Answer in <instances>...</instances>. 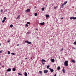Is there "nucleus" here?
<instances>
[{
  "label": "nucleus",
  "instance_id": "nucleus-42",
  "mask_svg": "<svg viewBox=\"0 0 76 76\" xmlns=\"http://www.w3.org/2000/svg\"><path fill=\"white\" fill-rule=\"evenodd\" d=\"M19 44H18L17 46H19Z\"/></svg>",
  "mask_w": 76,
  "mask_h": 76
},
{
  "label": "nucleus",
  "instance_id": "nucleus-17",
  "mask_svg": "<svg viewBox=\"0 0 76 76\" xmlns=\"http://www.w3.org/2000/svg\"><path fill=\"white\" fill-rule=\"evenodd\" d=\"M20 18V15H19L18 17L16 18L17 19H18V18Z\"/></svg>",
  "mask_w": 76,
  "mask_h": 76
},
{
  "label": "nucleus",
  "instance_id": "nucleus-21",
  "mask_svg": "<svg viewBox=\"0 0 76 76\" xmlns=\"http://www.w3.org/2000/svg\"><path fill=\"white\" fill-rule=\"evenodd\" d=\"M7 54H10V51H8Z\"/></svg>",
  "mask_w": 76,
  "mask_h": 76
},
{
  "label": "nucleus",
  "instance_id": "nucleus-29",
  "mask_svg": "<svg viewBox=\"0 0 76 76\" xmlns=\"http://www.w3.org/2000/svg\"><path fill=\"white\" fill-rule=\"evenodd\" d=\"M63 48H62L61 50H60V51H61H61H63Z\"/></svg>",
  "mask_w": 76,
  "mask_h": 76
},
{
  "label": "nucleus",
  "instance_id": "nucleus-44",
  "mask_svg": "<svg viewBox=\"0 0 76 76\" xmlns=\"http://www.w3.org/2000/svg\"><path fill=\"white\" fill-rule=\"evenodd\" d=\"M31 59H32V57L31 58Z\"/></svg>",
  "mask_w": 76,
  "mask_h": 76
},
{
  "label": "nucleus",
  "instance_id": "nucleus-25",
  "mask_svg": "<svg viewBox=\"0 0 76 76\" xmlns=\"http://www.w3.org/2000/svg\"><path fill=\"white\" fill-rule=\"evenodd\" d=\"M42 11H44V8H42Z\"/></svg>",
  "mask_w": 76,
  "mask_h": 76
},
{
  "label": "nucleus",
  "instance_id": "nucleus-27",
  "mask_svg": "<svg viewBox=\"0 0 76 76\" xmlns=\"http://www.w3.org/2000/svg\"><path fill=\"white\" fill-rule=\"evenodd\" d=\"M4 22H5V20H2V23H4Z\"/></svg>",
  "mask_w": 76,
  "mask_h": 76
},
{
  "label": "nucleus",
  "instance_id": "nucleus-22",
  "mask_svg": "<svg viewBox=\"0 0 76 76\" xmlns=\"http://www.w3.org/2000/svg\"><path fill=\"white\" fill-rule=\"evenodd\" d=\"M13 25H12V24H11L10 25V28H12V27H13Z\"/></svg>",
  "mask_w": 76,
  "mask_h": 76
},
{
  "label": "nucleus",
  "instance_id": "nucleus-24",
  "mask_svg": "<svg viewBox=\"0 0 76 76\" xmlns=\"http://www.w3.org/2000/svg\"><path fill=\"white\" fill-rule=\"evenodd\" d=\"M73 18H74V17H71L70 18V19L71 20V19H73Z\"/></svg>",
  "mask_w": 76,
  "mask_h": 76
},
{
  "label": "nucleus",
  "instance_id": "nucleus-38",
  "mask_svg": "<svg viewBox=\"0 0 76 76\" xmlns=\"http://www.w3.org/2000/svg\"><path fill=\"white\" fill-rule=\"evenodd\" d=\"M26 34H29V33L28 32H27Z\"/></svg>",
  "mask_w": 76,
  "mask_h": 76
},
{
  "label": "nucleus",
  "instance_id": "nucleus-48",
  "mask_svg": "<svg viewBox=\"0 0 76 76\" xmlns=\"http://www.w3.org/2000/svg\"><path fill=\"white\" fill-rule=\"evenodd\" d=\"M3 67H4V66H3Z\"/></svg>",
  "mask_w": 76,
  "mask_h": 76
},
{
  "label": "nucleus",
  "instance_id": "nucleus-34",
  "mask_svg": "<svg viewBox=\"0 0 76 76\" xmlns=\"http://www.w3.org/2000/svg\"><path fill=\"white\" fill-rule=\"evenodd\" d=\"M27 24H30V22H28L27 23Z\"/></svg>",
  "mask_w": 76,
  "mask_h": 76
},
{
  "label": "nucleus",
  "instance_id": "nucleus-10",
  "mask_svg": "<svg viewBox=\"0 0 76 76\" xmlns=\"http://www.w3.org/2000/svg\"><path fill=\"white\" fill-rule=\"evenodd\" d=\"M62 71L63 73H65V70H64V67L63 68Z\"/></svg>",
  "mask_w": 76,
  "mask_h": 76
},
{
  "label": "nucleus",
  "instance_id": "nucleus-23",
  "mask_svg": "<svg viewBox=\"0 0 76 76\" xmlns=\"http://www.w3.org/2000/svg\"><path fill=\"white\" fill-rule=\"evenodd\" d=\"M34 16H37V13H35L34 14Z\"/></svg>",
  "mask_w": 76,
  "mask_h": 76
},
{
  "label": "nucleus",
  "instance_id": "nucleus-1",
  "mask_svg": "<svg viewBox=\"0 0 76 76\" xmlns=\"http://www.w3.org/2000/svg\"><path fill=\"white\" fill-rule=\"evenodd\" d=\"M67 3V1H65L63 3V4L61 5V8H63V7H64L63 6H64L65 4H66Z\"/></svg>",
  "mask_w": 76,
  "mask_h": 76
},
{
  "label": "nucleus",
  "instance_id": "nucleus-6",
  "mask_svg": "<svg viewBox=\"0 0 76 76\" xmlns=\"http://www.w3.org/2000/svg\"><path fill=\"white\" fill-rule=\"evenodd\" d=\"M31 11V10L29 9H28L27 10H26V12H30Z\"/></svg>",
  "mask_w": 76,
  "mask_h": 76
},
{
  "label": "nucleus",
  "instance_id": "nucleus-20",
  "mask_svg": "<svg viewBox=\"0 0 76 76\" xmlns=\"http://www.w3.org/2000/svg\"><path fill=\"white\" fill-rule=\"evenodd\" d=\"M49 67H50V66L49 65H48L47 66V68L48 69H49Z\"/></svg>",
  "mask_w": 76,
  "mask_h": 76
},
{
  "label": "nucleus",
  "instance_id": "nucleus-30",
  "mask_svg": "<svg viewBox=\"0 0 76 76\" xmlns=\"http://www.w3.org/2000/svg\"><path fill=\"white\" fill-rule=\"evenodd\" d=\"M11 54H12V55H13L14 56L15 55V54L13 53H11Z\"/></svg>",
  "mask_w": 76,
  "mask_h": 76
},
{
  "label": "nucleus",
  "instance_id": "nucleus-26",
  "mask_svg": "<svg viewBox=\"0 0 76 76\" xmlns=\"http://www.w3.org/2000/svg\"><path fill=\"white\" fill-rule=\"evenodd\" d=\"M28 26H29L27 24H26V27H28Z\"/></svg>",
  "mask_w": 76,
  "mask_h": 76
},
{
  "label": "nucleus",
  "instance_id": "nucleus-14",
  "mask_svg": "<svg viewBox=\"0 0 76 76\" xmlns=\"http://www.w3.org/2000/svg\"><path fill=\"white\" fill-rule=\"evenodd\" d=\"M39 74H42V71H39Z\"/></svg>",
  "mask_w": 76,
  "mask_h": 76
},
{
  "label": "nucleus",
  "instance_id": "nucleus-11",
  "mask_svg": "<svg viewBox=\"0 0 76 76\" xmlns=\"http://www.w3.org/2000/svg\"><path fill=\"white\" fill-rule=\"evenodd\" d=\"M48 71L46 70H45L44 72V73H45V74L47 73H48Z\"/></svg>",
  "mask_w": 76,
  "mask_h": 76
},
{
  "label": "nucleus",
  "instance_id": "nucleus-7",
  "mask_svg": "<svg viewBox=\"0 0 76 76\" xmlns=\"http://www.w3.org/2000/svg\"><path fill=\"white\" fill-rule=\"evenodd\" d=\"M45 23H44V22H43L42 23H39V24L41 25H44Z\"/></svg>",
  "mask_w": 76,
  "mask_h": 76
},
{
  "label": "nucleus",
  "instance_id": "nucleus-47",
  "mask_svg": "<svg viewBox=\"0 0 76 76\" xmlns=\"http://www.w3.org/2000/svg\"><path fill=\"white\" fill-rule=\"evenodd\" d=\"M37 29H38V28H37Z\"/></svg>",
  "mask_w": 76,
  "mask_h": 76
},
{
  "label": "nucleus",
  "instance_id": "nucleus-33",
  "mask_svg": "<svg viewBox=\"0 0 76 76\" xmlns=\"http://www.w3.org/2000/svg\"><path fill=\"white\" fill-rule=\"evenodd\" d=\"M73 19H74V20H75V19H76V17H74V18H73Z\"/></svg>",
  "mask_w": 76,
  "mask_h": 76
},
{
  "label": "nucleus",
  "instance_id": "nucleus-5",
  "mask_svg": "<svg viewBox=\"0 0 76 76\" xmlns=\"http://www.w3.org/2000/svg\"><path fill=\"white\" fill-rule=\"evenodd\" d=\"M49 70H50V72L51 73H53L54 72V70H53V69L50 68H49Z\"/></svg>",
  "mask_w": 76,
  "mask_h": 76
},
{
  "label": "nucleus",
  "instance_id": "nucleus-16",
  "mask_svg": "<svg viewBox=\"0 0 76 76\" xmlns=\"http://www.w3.org/2000/svg\"><path fill=\"white\" fill-rule=\"evenodd\" d=\"M57 70H60V66H58L57 68Z\"/></svg>",
  "mask_w": 76,
  "mask_h": 76
},
{
  "label": "nucleus",
  "instance_id": "nucleus-4",
  "mask_svg": "<svg viewBox=\"0 0 76 76\" xmlns=\"http://www.w3.org/2000/svg\"><path fill=\"white\" fill-rule=\"evenodd\" d=\"M25 42H26V43H27V44H31V42H28L26 41H25Z\"/></svg>",
  "mask_w": 76,
  "mask_h": 76
},
{
  "label": "nucleus",
  "instance_id": "nucleus-32",
  "mask_svg": "<svg viewBox=\"0 0 76 76\" xmlns=\"http://www.w3.org/2000/svg\"><path fill=\"white\" fill-rule=\"evenodd\" d=\"M1 13H3V10H1L0 11Z\"/></svg>",
  "mask_w": 76,
  "mask_h": 76
},
{
  "label": "nucleus",
  "instance_id": "nucleus-41",
  "mask_svg": "<svg viewBox=\"0 0 76 76\" xmlns=\"http://www.w3.org/2000/svg\"><path fill=\"white\" fill-rule=\"evenodd\" d=\"M27 58H25V60H27Z\"/></svg>",
  "mask_w": 76,
  "mask_h": 76
},
{
  "label": "nucleus",
  "instance_id": "nucleus-12",
  "mask_svg": "<svg viewBox=\"0 0 76 76\" xmlns=\"http://www.w3.org/2000/svg\"><path fill=\"white\" fill-rule=\"evenodd\" d=\"M12 71H13V72H15V71H16V69L15 68H12Z\"/></svg>",
  "mask_w": 76,
  "mask_h": 76
},
{
  "label": "nucleus",
  "instance_id": "nucleus-40",
  "mask_svg": "<svg viewBox=\"0 0 76 76\" xmlns=\"http://www.w3.org/2000/svg\"><path fill=\"white\" fill-rule=\"evenodd\" d=\"M10 42V40H8V41H7V42Z\"/></svg>",
  "mask_w": 76,
  "mask_h": 76
},
{
  "label": "nucleus",
  "instance_id": "nucleus-46",
  "mask_svg": "<svg viewBox=\"0 0 76 76\" xmlns=\"http://www.w3.org/2000/svg\"><path fill=\"white\" fill-rule=\"evenodd\" d=\"M45 6H46V7L47 6V5H46Z\"/></svg>",
  "mask_w": 76,
  "mask_h": 76
},
{
  "label": "nucleus",
  "instance_id": "nucleus-39",
  "mask_svg": "<svg viewBox=\"0 0 76 76\" xmlns=\"http://www.w3.org/2000/svg\"><path fill=\"white\" fill-rule=\"evenodd\" d=\"M57 75V74H55L54 75V76H56Z\"/></svg>",
  "mask_w": 76,
  "mask_h": 76
},
{
  "label": "nucleus",
  "instance_id": "nucleus-36",
  "mask_svg": "<svg viewBox=\"0 0 76 76\" xmlns=\"http://www.w3.org/2000/svg\"><path fill=\"white\" fill-rule=\"evenodd\" d=\"M4 20H6V17H4Z\"/></svg>",
  "mask_w": 76,
  "mask_h": 76
},
{
  "label": "nucleus",
  "instance_id": "nucleus-18",
  "mask_svg": "<svg viewBox=\"0 0 76 76\" xmlns=\"http://www.w3.org/2000/svg\"><path fill=\"white\" fill-rule=\"evenodd\" d=\"M18 75H20V76H22V74H20V73H18Z\"/></svg>",
  "mask_w": 76,
  "mask_h": 76
},
{
  "label": "nucleus",
  "instance_id": "nucleus-28",
  "mask_svg": "<svg viewBox=\"0 0 76 76\" xmlns=\"http://www.w3.org/2000/svg\"><path fill=\"white\" fill-rule=\"evenodd\" d=\"M73 44H74V45H76V42H74Z\"/></svg>",
  "mask_w": 76,
  "mask_h": 76
},
{
  "label": "nucleus",
  "instance_id": "nucleus-15",
  "mask_svg": "<svg viewBox=\"0 0 76 76\" xmlns=\"http://www.w3.org/2000/svg\"><path fill=\"white\" fill-rule=\"evenodd\" d=\"M71 61L72 62V63H75V61L74 60L72 59Z\"/></svg>",
  "mask_w": 76,
  "mask_h": 76
},
{
  "label": "nucleus",
  "instance_id": "nucleus-3",
  "mask_svg": "<svg viewBox=\"0 0 76 76\" xmlns=\"http://www.w3.org/2000/svg\"><path fill=\"white\" fill-rule=\"evenodd\" d=\"M41 61L42 62V63L43 64V65H44L45 64V63H44L43 62H46V61L45 60H44V59H42V60H41Z\"/></svg>",
  "mask_w": 76,
  "mask_h": 76
},
{
  "label": "nucleus",
  "instance_id": "nucleus-37",
  "mask_svg": "<svg viewBox=\"0 0 76 76\" xmlns=\"http://www.w3.org/2000/svg\"><path fill=\"white\" fill-rule=\"evenodd\" d=\"M2 51H3V50H0V53H2Z\"/></svg>",
  "mask_w": 76,
  "mask_h": 76
},
{
  "label": "nucleus",
  "instance_id": "nucleus-35",
  "mask_svg": "<svg viewBox=\"0 0 76 76\" xmlns=\"http://www.w3.org/2000/svg\"><path fill=\"white\" fill-rule=\"evenodd\" d=\"M7 9H6L5 10H4V12H7Z\"/></svg>",
  "mask_w": 76,
  "mask_h": 76
},
{
  "label": "nucleus",
  "instance_id": "nucleus-45",
  "mask_svg": "<svg viewBox=\"0 0 76 76\" xmlns=\"http://www.w3.org/2000/svg\"><path fill=\"white\" fill-rule=\"evenodd\" d=\"M1 46V44H0V46Z\"/></svg>",
  "mask_w": 76,
  "mask_h": 76
},
{
  "label": "nucleus",
  "instance_id": "nucleus-19",
  "mask_svg": "<svg viewBox=\"0 0 76 76\" xmlns=\"http://www.w3.org/2000/svg\"><path fill=\"white\" fill-rule=\"evenodd\" d=\"M46 18H48L49 17V15H46Z\"/></svg>",
  "mask_w": 76,
  "mask_h": 76
},
{
  "label": "nucleus",
  "instance_id": "nucleus-13",
  "mask_svg": "<svg viewBox=\"0 0 76 76\" xmlns=\"http://www.w3.org/2000/svg\"><path fill=\"white\" fill-rule=\"evenodd\" d=\"M24 75L25 76H27V73L26 72H25Z\"/></svg>",
  "mask_w": 76,
  "mask_h": 76
},
{
  "label": "nucleus",
  "instance_id": "nucleus-8",
  "mask_svg": "<svg viewBox=\"0 0 76 76\" xmlns=\"http://www.w3.org/2000/svg\"><path fill=\"white\" fill-rule=\"evenodd\" d=\"M51 61L52 63H54V59H51Z\"/></svg>",
  "mask_w": 76,
  "mask_h": 76
},
{
  "label": "nucleus",
  "instance_id": "nucleus-31",
  "mask_svg": "<svg viewBox=\"0 0 76 76\" xmlns=\"http://www.w3.org/2000/svg\"><path fill=\"white\" fill-rule=\"evenodd\" d=\"M58 7L57 6H56L54 7V9H56V8H57Z\"/></svg>",
  "mask_w": 76,
  "mask_h": 76
},
{
  "label": "nucleus",
  "instance_id": "nucleus-2",
  "mask_svg": "<svg viewBox=\"0 0 76 76\" xmlns=\"http://www.w3.org/2000/svg\"><path fill=\"white\" fill-rule=\"evenodd\" d=\"M64 64L66 66H68V61H65Z\"/></svg>",
  "mask_w": 76,
  "mask_h": 76
},
{
  "label": "nucleus",
  "instance_id": "nucleus-43",
  "mask_svg": "<svg viewBox=\"0 0 76 76\" xmlns=\"http://www.w3.org/2000/svg\"><path fill=\"white\" fill-rule=\"evenodd\" d=\"M63 18H61V19H63Z\"/></svg>",
  "mask_w": 76,
  "mask_h": 76
},
{
  "label": "nucleus",
  "instance_id": "nucleus-9",
  "mask_svg": "<svg viewBox=\"0 0 76 76\" xmlns=\"http://www.w3.org/2000/svg\"><path fill=\"white\" fill-rule=\"evenodd\" d=\"M7 72H10L11 71V69L9 68L7 70Z\"/></svg>",
  "mask_w": 76,
  "mask_h": 76
}]
</instances>
